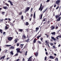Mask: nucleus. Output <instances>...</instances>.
I'll return each mask as SVG.
<instances>
[{"label": "nucleus", "instance_id": "nucleus-1", "mask_svg": "<svg viewBox=\"0 0 61 61\" xmlns=\"http://www.w3.org/2000/svg\"><path fill=\"white\" fill-rule=\"evenodd\" d=\"M59 16H60L59 15H56L55 16L56 19H57L56 20L57 21H60L61 17H59Z\"/></svg>", "mask_w": 61, "mask_h": 61}, {"label": "nucleus", "instance_id": "nucleus-2", "mask_svg": "<svg viewBox=\"0 0 61 61\" xmlns=\"http://www.w3.org/2000/svg\"><path fill=\"white\" fill-rule=\"evenodd\" d=\"M44 8V6H42V4H41L40 6V8L39 9V10L40 11V10L41 12Z\"/></svg>", "mask_w": 61, "mask_h": 61}, {"label": "nucleus", "instance_id": "nucleus-3", "mask_svg": "<svg viewBox=\"0 0 61 61\" xmlns=\"http://www.w3.org/2000/svg\"><path fill=\"white\" fill-rule=\"evenodd\" d=\"M60 0H57L56 2V4H57L58 5H59V4L60 3Z\"/></svg>", "mask_w": 61, "mask_h": 61}, {"label": "nucleus", "instance_id": "nucleus-4", "mask_svg": "<svg viewBox=\"0 0 61 61\" xmlns=\"http://www.w3.org/2000/svg\"><path fill=\"white\" fill-rule=\"evenodd\" d=\"M9 25L7 24L5 26V29H9Z\"/></svg>", "mask_w": 61, "mask_h": 61}, {"label": "nucleus", "instance_id": "nucleus-5", "mask_svg": "<svg viewBox=\"0 0 61 61\" xmlns=\"http://www.w3.org/2000/svg\"><path fill=\"white\" fill-rule=\"evenodd\" d=\"M17 51V53H19L20 52V49L19 48H18L16 49Z\"/></svg>", "mask_w": 61, "mask_h": 61}, {"label": "nucleus", "instance_id": "nucleus-6", "mask_svg": "<svg viewBox=\"0 0 61 61\" xmlns=\"http://www.w3.org/2000/svg\"><path fill=\"white\" fill-rule=\"evenodd\" d=\"M51 30H54V29H55V26H54V25H52L51 27Z\"/></svg>", "mask_w": 61, "mask_h": 61}, {"label": "nucleus", "instance_id": "nucleus-7", "mask_svg": "<svg viewBox=\"0 0 61 61\" xmlns=\"http://www.w3.org/2000/svg\"><path fill=\"white\" fill-rule=\"evenodd\" d=\"M30 9V8L29 7H27L26 10H25V12H27L28 11H29V9Z\"/></svg>", "mask_w": 61, "mask_h": 61}, {"label": "nucleus", "instance_id": "nucleus-8", "mask_svg": "<svg viewBox=\"0 0 61 61\" xmlns=\"http://www.w3.org/2000/svg\"><path fill=\"white\" fill-rule=\"evenodd\" d=\"M12 39H13V38L12 37H9L8 38V40L9 41H11Z\"/></svg>", "mask_w": 61, "mask_h": 61}, {"label": "nucleus", "instance_id": "nucleus-9", "mask_svg": "<svg viewBox=\"0 0 61 61\" xmlns=\"http://www.w3.org/2000/svg\"><path fill=\"white\" fill-rule=\"evenodd\" d=\"M8 2L10 3V5H13V2L11 1L10 0H8Z\"/></svg>", "mask_w": 61, "mask_h": 61}, {"label": "nucleus", "instance_id": "nucleus-10", "mask_svg": "<svg viewBox=\"0 0 61 61\" xmlns=\"http://www.w3.org/2000/svg\"><path fill=\"white\" fill-rule=\"evenodd\" d=\"M5 56H2L0 58V60H1V59H2V58L3 59H4V58H5Z\"/></svg>", "mask_w": 61, "mask_h": 61}, {"label": "nucleus", "instance_id": "nucleus-11", "mask_svg": "<svg viewBox=\"0 0 61 61\" xmlns=\"http://www.w3.org/2000/svg\"><path fill=\"white\" fill-rule=\"evenodd\" d=\"M3 9H7L8 7L7 6H4L3 7Z\"/></svg>", "mask_w": 61, "mask_h": 61}, {"label": "nucleus", "instance_id": "nucleus-12", "mask_svg": "<svg viewBox=\"0 0 61 61\" xmlns=\"http://www.w3.org/2000/svg\"><path fill=\"white\" fill-rule=\"evenodd\" d=\"M33 17L34 18H36V12H35L34 13Z\"/></svg>", "mask_w": 61, "mask_h": 61}, {"label": "nucleus", "instance_id": "nucleus-13", "mask_svg": "<svg viewBox=\"0 0 61 61\" xmlns=\"http://www.w3.org/2000/svg\"><path fill=\"white\" fill-rule=\"evenodd\" d=\"M34 54L35 55V56H38V53H37V52H35L34 53Z\"/></svg>", "mask_w": 61, "mask_h": 61}, {"label": "nucleus", "instance_id": "nucleus-14", "mask_svg": "<svg viewBox=\"0 0 61 61\" xmlns=\"http://www.w3.org/2000/svg\"><path fill=\"white\" fill-rule=\"evenodd\" d=\"M50 58H51V59H54V56H51V55L49 57Z\"/></svg>", "mask_w": 61, "mask_h": 61}, {"label": "nucleus", "instance_id": "nucleus-15", "mask_svg": "<svg viewBox=\"0 0 61 61\" xmlns=\"http://www.w3.org/2000/svg\"><path fill=\"white\" fill-rule=\"evenodd\" d=\"M36 39L35 38L34 39V40L33 41V43L34 44H35V43H36Z\"/></svg>", "mask_w": 61, "mask_h": 61}, {"label": "nucleus", "instance_id": "nucleus-16", "mask_svg": "<svg viewBox=\"0 0 61 61\" xmlns=\"http://www.w3.org/2000/svg\"><path fill=\"white\" fill-rule=\"evenodd\" d=\"M29 40H30V39L29 38H28V39L26 40L25 41V42H29Z\"/></svg>", "mask_w": 61, "mask_h": 61}, {"label": "nucleus", "instance_id": "nucleus-17", "mask_svg": "<svg viewBox=\"0 0 61 61\" xmlns=\"http://www.w3.org/2000/svg\"><path fill=\"white\" fill-rule=\"evenodd\" d=\"M22 37L23 38H24V39H25V38H26V36H25V35H23L22 36Z\"/></svg>", "mask_w": 61, "mask_h": 61}, {"label": "nucleus", "instance_id": "nucleus-18", "mask_svg": "<svg viewBox=\"0 0 61 61\" xmlns=\"http://www.w3.org/2000/svg\"><path fill=\"white\" fill-rule=\"evenodd\" d=\"M32 57H30L29 58V59L28 60V61H30V60H32L31 59Z\"/></svg>", "mask_w": 61, "mask_h": 61}, {"label": "nucleus", "instance_id": "nucleus-19", "mask_svg": "<svg viewBox=\"0 0 61 61\" xmlns=\"http://www.w3.org/2000/svg\"><path fill=\"white\" fill-rule=\"evenodd\" d=\"M10 25H11L12 27L13 26H14V25H13V23H11V22H10Z\"/></svg>", "mask_w": 61, "mask_h": 61}, {"label": "nucleus", "instance_id": "nucleus-20", "mask_svg": "<svg viewBox=\"0 0 61 61\" xmlns=\"http://www.w3.org/2000/svg\"><path fill=\"white\" fill-rule=\"evenodd\" d=\"M51 34L53 35H56V32H52L51 33Z\"/></svg>", "mask_w": 61, "mask_h": 61}, {"label": "nucleus", "instance_id": "nucleus-21", "mask_svg": "<svg viewBox=\"0 0 61 61\" xmlns=\"http://www.w3.org/2000/svg\"><path fill=\"white\" fill-rule=\"evenodd\" d=\"M14 41H15V43H16L17 42V40H16V39H15L14 40Z\"/></svg>", "mask_w": 61, "mask_h": 61}, {"label": "nucleus", "instance_id": "nucleus-22", "mask_svg": "<svg viewBox=\"0 0 61 61\" xmlns=\"http://www.w3.org/2000/svg\"><path fill=\"white\" fill-rule=\"evenodd\" d=\"M37 42H38V43L40 44H42V42H41V41H38Z\"/></svg>", "mask_w": 61, "mask_h": 61}, {"label": "nucleus", "instance_id": "nucleus-23", "mask_svg": "<svg viewBox=\"0 0 61 61\" xmlns=\"http://www.w3.org/2000/svg\"><path fill=\"white\" fill-rule=\"evenodd\" d=\"M11 49H15V47L13 46H11L10 47Z\"/></svg>", "mask_w": 61, "mask_h": 61}, {"label": "nucleus", "instance_id": "nucleus-24", "mask_svg": "<svg viewBox=\"0 0 61 61\" xmlns=\"http://www.w3.org/2000/svg\"><path fill=\"white\" fill-rule=\"evenodd\" d=\"M11 55H14V53H13V52H12V51H11L10 53Z\"/></svg>", "mask_w": 61, "mask_h": 61}, {"label": "nucleus", "instance_id": "nucleus-25", "mask_svg": "<svg viewBox=\"0 0 61 61\" xmlns=\"http://www.w3.org/2000/svg\"><path fill=\"white\" fill-rule=\"evenodd\" d=\"M4 20V19H3L2 20L0 19V22H2L3 23V20Z\"/></svg>", "mask_w": 61, "mask_h": 61}, {"label": "nucleus", "instance_id": "nucleus-26", "mask_svg": "<svg viewBox=\"0 0 61 61\" xmlns=\"http://www.w3.org/2000/svg\"><path fill=\"white\" fill-rule=\"evenodd\" d=\"M43 16V14H42L41 15V16L40 17V19H41L42 18V16Z\"/></svg>", "mask_w": 61, "mask_h": 61}, {"label": "nucleus", "instance_id": "nucleus-27", "mask_svg": "<svg viewBox=\"0 0 61 61\" xmlns=\"http://www.w3.org/2000/svg\"><path fill=\"white\" fill-rule=\"evenodd\" d=\"M51 39H53V40H56V39L54 38V37H51Z\"/></svg>", "mask_w": 61, "mask_h": 61}, {"label": "nucleus", "instance_id": "nucleus-28", "mask_svg": "<svg viewBox=\"0 0 61 61\" xmlns=\"http://www.w3.org/2000/svg\"><path fill=\"white\" fill-rule=\"evenodd\" d=\"M29 25V23H28V22H26V23L25 25Z\"/></svg>", "mask_w": 61, "mask_h": 61}, {"label": "nucleus", "instance_id": "nucleus-29", "mask_svg": "<svg viewBox=\"0 0 61 61\" xmlns=\"http://www.w3.org/2000/svg\"><path fill=\"white\" fill-rule=\"evenodd\" d=\"M41 36L40 35L38 36L37 37V38L38 39H39V37H40Z\"/></svg>", "mask_w": 61, "mask_h": 61}, {"label": "nucleus", "instance_id": "nucleus-30", "mask_svg": "<svg viewBox=\"0 0 61 61\" xmlns=\"http://www.w3.org/2000/svg\"><path fill=\"white\" fill-rule=\"evenodd\" d=\"M47 9H48V8H46V9L43 12V13H44V12H46V10H47Z\"/></svg>", "mask_w": 61, "mask_h": 61}, {"label": "nucleus", "instance_id": "nucleus-31", "mask_svg": "<svg viewBox=\"0 0 61 61\" xmlns=\"http://www.w3.org/2000/svg\"><path fill=\"white\" fill-rule=\"evenodd\" d=\"M3 32V30H2L0 29V33L2 34H3V32Z\"/></svg>", "mask_w": 61, "mask_h": 61}, {"label": "nucleus", "instance_id": "nucleus-32", "mask_svg": "<svg viewBox=\"0 0 61 61\" xmlns=\"http://www.w3.org/2000/svg\"><path fill=\"white\" fill-rule=\"evenodd\" d=\"M19 15H22V12H20L19 13Z\"/></svg>", "mask_w": 61, "mask_h": 61}, {"label": "nucleus", "instance_id": "nucleus-33", "mask_svg": "<svg viewBox=\"0 0 61 61\" xmlns=\"http://www.w3.org/2000/svg\"><path fill=\"white\" fill-rule=\"evenodd\" d=\"M21 19H22V20H23V19H24V17L23 15H21Z\"/></svg>", "mask_w": 61, "mask_h": 61}, {"label": "nucleus", "instance_id": "nucleus-34", "mask_svg": "<svg viewBox=\"0 0 61 61\" xmlns=\"http://www.w3.org/2000/svg\"><path fill=\"white\" fill-rule=\"evenodd\" d=\"M5 5H6L7 6H9V4H7L6 3H5Z\"/></svg>", "mask_w": 61, "mask_h": 61}, {"label": "nucleus", "instance_id": "nucleus-35", "mask_svg": "<svg viewBox=\"0 0 61 61\" xmlns=\"http://www.w3.org/2000/svg\"><path fill=\"white\" fill-rule=\"evenodd\" d=\"M55 60H56V61H58V58H57L55 59Z\"/></svg>", "mask_w": 61, "mask_h": 61}, {"label": "nucleus", "instance_id": "nucleus-36", "mask_svg": "<svg viewBox=\"0 0 61 61\" xmlns=\"http://www.w3.org/2000/svg\"><path fill=\"white\" fill-rule=\"evenodd\" d=\"M19 30L20 32H22V31H24L22 29H19Z\"/></svg>", "mask_w": 61, "mask_h": 61}, {"label": "nucleus", "instance_id": "nucleus-37", "mask_svg": "<svg viewBox=\"0 0 61 61\" xmlns=\"http://www.w3.org/2000/svg\"><path fill=\"white\" fill-rule=\"evenodd\" d=\"M17 46H19V43H17V45H16Z\"/></svg>", "mask_w": 61, "mask_h": 61}, {"label": "nucleus", "instance_id": "nucleus-38", "mask_svg": "<svg viewBox=\"0 0 61 61\" xmlns=\"http://www.w3.org/2000/svg\"><path fill=\"white\" fill-rule=\"evenodd\" d=\"M39 29V28L36 27V31H37V30H38Z\"/></svg>", "mask_w": 61, "mask_h": 61}, {"label": "nucleus", "instance_id": "nucleus-39", "mask_svg": "<svg viewBox=\"0 0 61 61\" xmlns=\"http://www.w3.org/2000/svg\"><path fill=\"white\" fill-rule=\"evenodd\" d=\"M57 30V29L58 28V27L57 26H56V28H55Z\"/></svg>", "mask_w": 61, "mask_h": 61}, {"label": "nucleus", "instance_id": "nucleus-40", "mask_svg": "<svg viewBox=\"0 0 61 61\" xmlns=\"http://www.w3.org/2000/svg\"><path fill=\"white\" fill-rule=\"evenodd\" d=\"M18 56V53H17L16 54H15V55H14L15 56Z\"/></svg>", "mask_w": 61, "mask_h": 61}, {"label": "nucleus", "instance_id": "nucleus-41", "mask_svg": "<svg viewBox=\"0 0 61 61\" xmlns=\"http://www.w3.org/2000/svg\"><path fill=\"white\" fill-rule=\"evenodd\" d=\"M27 51H26V53L25 54V56H26L27 55Z\"/></svg>", "mask_w": 61, "mask_h": 61}, {"label": "nucleus", "instance_id": "nucleus-42", "mask_svg": "<svg viewBox=\"0 0 61 61\" xmlns=\"http://www.w3.org/2000/svg\"><path fill=\"white\" fill-rule=\"evenodd\" d=\"M52 7H53V6H51L50 8V9L51 10V9H52Z\"/></svg>", "mask_w": 61, "mask_h": 61}, {"label": "nucleus", "instance_id": "nucleus-43", "mask_svg": "<svg viewBox=\"0 0 61 61\" xmlns=\"http://www.w3.org/2000/svg\"><path fill=\"white\" fill-rule=\"evenodd\" d=\"M10 45H5V46H7V47H8V46H10Z\"/></svg>", "mask_w": 61, "mask_h": 61}, {"label": "nucleus", "instance_id": "nucleus-44", "mask_svg": "<svg viewBox=\"0 0 61 61\" xmlns=\"http://www.w3.org/2000/svg\"><path fill=\"white\" fill-rule=\"evenodd\" d=\"M35 47L34 46H33L32 48V49H33V50L35 49Z\"/></svg>", "mask_w": 61, "mask_h": 61}, {"label": "nucleus", "instance_id": "nucleus-45", "mask_svg": "<svg viewBox=\"0 0 61 61\" xmlns=\"http://www.w3.org/2000/svg\"><path fill=\"white\" fill-rule=\"evenodd\" d=\"M59 8V6H57L56 8V9H58V8Z\"/></svg>", "mask_w": 61, "mask_h": 61}, {"label": "nucleus", "instance_id": "nucleus-46", "mask_svg": "<svg viewBox=\"0 0 61 61\" xmlns=\"http://www.w3.org/2000/svg\"><path fill=\"white\" fill-rule=\"evenodd\" d=\"M52 46L53 47V48H56V47L55 46Z\"/></svg>", "mask_w": 61, "mask_h": 61}, {"label": "nucleus", "instance_id": "nucleus-47", "mask_svg": "<svg viewBox=\"0 0 61 61\" xmlns=\"http://www.w3.org/2000/svg\"><path fill=\"white\" fill-rule=\"evenodd\" d=\"M46 19V18H44V19L43 20V22H44V21H45V19Z\"/></svg>", "mask_w": 61, "mask_h": 61}, {"label": "nucleus", "instance_id": "nucleus-48", "mask_svg": "<svg viewBox=\"0 0 61 61\" xmlns=\"http://www.w3.org/2000/svg\"><path fill=\"white\" fill-rule=\"evenodd\" d=\"M47 58V57L46 56L45 57V60H46V58Z\"/></svg>", "mask_w": 61, "mask_h": 61}, {"label": "nucleus", "instance_id": "nucleus-49", "mask_svg": "<svg viewBox=\"0 0 61 61\" xmlns=\"http://www.w3.org/2000/svg\"><path fill=\"white\" fill-rule=\"evenodd\" d=\"M59 37V36H57L56 37V38H57V39H59V38H58V37Z\"/></svg>", "mask_w": 61, "mask_h": 61}, {"label": "nucleus", "instance_id": "nucleus-50", "mask_svg": "<svg viewBox=\"0 0 61 61\" xmlns=\"http://www.w3.org/2000/svg\"><path fill=\"white\" fill-rule=\"evenodd\" d=\"M26 30L27 31V32H28V30H29V29H26Z\"/></svg>", "mask_w": 61, "mask_h": 61}, {"label": "nucleus", "instance_id": "nucleus-51", "mask_svg": "<svg viewBox=\"0 0 61 61\" xmlns=\"http://www.w3.org/2000/svg\"><path fill=\"white\" fill-rule=\"evenodd\" d=\"M45 35H46V36H47V37H49V36L48 35H47L46 34H45Z\"/></svg>", "mask_w": 61, "mask_h": 61}, {"label": "nucleus", "instance_id": "nucleus-52", "mask_svg": "<svg viewBox=\"0 0 61 61\" xmlns=\"http://www.w3.org/2000/svg\"><path fill=\"white\" fill-rule=\"evenodd\" d=\"M50 44L51 46H52L54 45V44H53V43H51Z\"/></svg>", "mask_w": 61, "mask_h": 61}, {"label": "nucleus", "instance_id": "nucleus-53", "mask_svg": "<svg viewBox=\"0 0 61 61\" xmlns=\"http://www.w3.org/2000/svg\"><path fill=\"white\" fill-rule=\"evenodd\" d=\"M42 40H43V38L41 37V41H42V42H43L42 41Z\"/></svg>", "mask_w": 61, "mask_h": 61}, {"label": "nucleus", "instance_id": "nucleus-54", "mask_svg": "<svg viewBox=\"0 0 61 61\" xmlns=\"http://www.w3.org/2000/svg\"><path fill=\"white\" fill-rule=\"evenodd\" d=\"M32 17H31V18L30 19H29V20H30V21H31V20L32 19Z\"/></svg>", "mask_w": 61, "mask_h": 61}, {"label": "nucleus", "instance_id": "nucleus-55", "mask_svg": "<svg viewBox=\"0 0 61 61\" xmlns=\"http://www.w3.org/2000/svg\"><path fill=\"white\" fill-rule=\"evenodd\" d=\"M2 15H4V14H5V12H4L3 11H2Z\"/></svg>", "mask_w": 61, "mask_h": 61}, {"label": "nucleus", "instance_id": "nucleus-56", "mask_svg": "<svg viewBox=\"0 0 61 61\" xmlns=\"http://www.w3.org/2000/svg\"><path fill=\"white\" fill-rule=\"evenodd\" d=\"M8 19L9 21H11V19H10V18H8Z\"/></svg>", "mask_w": 61, "mask_h": 61}, {"label": "nucleus", "instance_id": "nucleus-57", "mask_svg": "<svg viewBox=\"0 0 61 61\" xmlns=\"http://www.w3.org/2000/svg\"><path fill=\"white\" fill-rule=\"evenodd\" d=\"M50 1V0H47L46 1V2H49Z\"/></svg>", "mask_w": 61, "mask_h": 61}, {"label": "nucleus", "instance_id": "nucleus-58", "mask_svg": "<svg viewBox=\"0 0 61 61\" xmlns=\"http://www.w3.org/2000/svg\"><path fill=\"white\" fill-rule=\"evenodd\" d=\"M47 23H48V24H49V22H50V21H48L47 22Z\"/></svg>", "mask_w": 61, "mask_h": 61}, {"label": "nucleus", "instance_id": "nucleus-59", "mask_svg": "<svg viewBox=\"0 0 61 61\" xmlns=\"http://www.w3.org/2000/svg\"><path fill=\"white\" fill-rule=\"evenodd\" d=\"M56 5H54V7H56Z\"/></svg>", "mask_w": 61, "mask_h": 61}, {"label": "nucleus", "instance_id": "nucleus-60", "mask_svg": "<svg viewBox=\"0 0 61 61\" xmlns=\"http://www.w3.org/2000/svg\"><path fill=\"white\" fill-rule=\"evenodd\" d=\"M8 20V19L7 18H5V20Z\"/></svg>", "mask_w": 61, "mask_h": 61}, {"label": "nucleus", "instance_id": "nucleus-61", "mask_svg": "<svg viewBox=\"0 0 61 61\" xmlns=\"http://www.w3.org/2000/svg\"><path fill=\"white\" fill-rule=\"evenodd\" d=\"M10 58H9L8 57L6 59V60H8V59H9Z\"/></svg>", "mask_w": 61, "mask_h": 61}, {"label": "nucleus", "instance_id": "nucleus-62", "mask_svg": "<svg viewBox=\"0 0 61 61\" xmlns=\"http://www.w3.org/2000/svg\"><path fill=\"white\" fill-rule=\"evenodd\" d=\"M45 43H48V42H47V41L46 40V41H45Z\"/></svg>", "mask_w": 61, "mask_h": 61}, {"label": "nucleus", "instance_id": "nucleus-63", "mask_svg": "<svg viewBox=\"0 0 61 61\" xmlns=\"http://www.w3.org/2000/svg\"><path fill=\"white\" fill-rule=\"evenodd\" d=\"M46 55H48V53H47V52H46Z\"/></svg>", "mask_w": 61, "mask_h": 61}, {"label": "nucleus", "instance_id": "nucleus-64", "mask_svg": "<svg viewBox=\"0 0 61 61\" xmlns=\"http://www.w3.org/2000/svg\"><path fill=\"white\" fill-rule=\"evenodd\" d=\"M5 53H6V52H7V50H5Z\"/></svg>", "mask_w": 61, "mask_h": 61}]
</instances>
